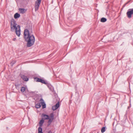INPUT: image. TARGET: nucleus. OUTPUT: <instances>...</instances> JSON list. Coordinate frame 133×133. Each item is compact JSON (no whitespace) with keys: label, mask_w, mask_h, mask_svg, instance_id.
Returning a JSON list of instances; mask_svg holds the SVG:
<instances>
[{"label":"nucleus","mask_w":133,"mask_h":133,"mask_svg":"<svg viewBox=\"0 0 133 133\" xmlns=\"http://www.w3.org/2000/svg\"><path fill=\"white\" fill-rule=\"evenodd\" d=\"M42 116L44 119H49L48 126H49L51 124L54 118V112L51 113L49 116L47 115L43 114Z\"/></svg>","instance_id":"7ed1b4c3"},{"label":"nucleus","mask_w":133,"mask_h":133,"mask_svg":"<svg viewBox=\"0 0 133 133\" xmlns=\"http://www.w3.org/2000/svg\"><path fill=\"white\" fill-rule=\"evenodd\" d=\"M24 36L26 41L27 42V46L30 47L32 46L35 41V37L33 35L29 32L28 29H26L24 30Z\"/></svg>","instance_id":"f257e3e1"},{"label":"nucleus","mask_w":133,"mask_h":133,"mask_svg":"<svg viewBox=\"0 0 133 133\" xmlns=\"http://www.w3.org/2000/svg\"><path fill=\"white\" fill-rule=\"evenodd\" d=\"M7 129H8V127H7Z\"/></svg>","instance_id":"393cba45"},{"label":"nucleus","mask_w":133,"mask_h":133,"mask_svg":"<svg viewBox=\"0 0 133 133\" xmlns=\"http://www.w3.org/2000/svg\"><path fill=\"white\" fill-rule=\"evenodd\" d=\"M126 14L128 18H131L132 15H133V8L129 9Z\"/></svg>","instance_id":"20e7f679"},{"label":"nucleus","mask_w":133,"mask_h":133,"mask_svg":"<svg viewBox=\"0 0 133 133\" xmlns=\"http://www.w3.org/2000/svg\"><path fill=\"white\" fill-rule=\"evenodd\" d=\"M55 107V105H54L52 107V109L53 110H56V109H57V108H56V107Z\"/></svg>","instance_id":"aec40b11"},{"label":"nucleus","mask_w":133,"mask_h":133,"mask_svg":"<svg viewBox=\"0 0 133 133\" xmlns=\"http://www.w3.org/2000/svg\"><path fill=\"white\" fill-rule=\"evenodd\" d=\"M16 39V38H14L13 39V41H15Z\"/></svg>","instance_id":"4be33fe9"},{"label":"nucleus","mask_w":133,"mask_h":133,"mask_svg":"<svg viewBox=\"0 0 133 133\" xmlns=\"http://www.w3.org/2000/svg\"><path fill=\"white\" fill-rule=\"evenodd\" d=\"M19 10L20 13L22 14L24 13L26 11L23 8H19Z\"/></svg>","instance_id":"6e6552de"},{"label":"nucleus","mask_w":133,"mask_h":133,"mask_svg":"<svg viewBox=\"0 0 133 133\" xmlns=\"http://www.w3.org/2000/svg\"><path fill=\"white\" fill-rule=\"evenodd\" d=\"M20 16V15L18 13H16L14 15V18L15 19H17Z\"/></svg>","instance_id":"1a4fd4ad"},{"label":"nucleus","mask_w":133,"mask_h":133,"mask_svg":"<svg viewBox=\"0 0 133 133\" xmlns=\"http://www.w3.org/2000/svg\"><path fill=\"white\" fill-rule=\"evenodd\" d=\"M21 78L23 80L25 81H27L28 80L29 78L28 77L24 75H22L21 76Z\"/></svg>","instance_id":"0eeeda50"},{"label":"nucleus","mask_w":133,"mask_h":133,"mask_svg":"<svg viewBox=\"0 0 133 133\" xmlns=\"http://www.w3.org/2000/svg\"><path fill=\"white\" fill-rule=\"evenodd\" d=\"M41 79L37 77L34 78V80L37 82H40Z\"/></svg>","instance_id":"ddd939ff"},{"label":"nucleus","mask_w":133,"mask_h":133,"mask_svg":"<svg viewBox=\"0 0 133 133\" xmlns=\"http://www.w3.org/2000/svg\"><path fill=\"white\" fill-rule=\"evenodd\" d=\"M38 133H43L42 131L38 132Z\"/></svg>","instance_id":"5701e85b"},{"label":"nucleus","mask_w":133,"mask_h":133,"mask_svg":"<svg viewBox=\"0 0 133 133\" xmlns=\"http://www.w3.org/2000/svg\"><path fill=\"white\" fill-rule=\"evenodd\" d=\"M105 131V127H103L101 129V132L102 133H103Z\"/></svg>","instance_id":"dca6fc26"},{"label":"nucleus","mask_w":133,"mask_h":133,"mask_svg":"<svg viewBox=\"0 0 133 133\" xmlns=\"http://www.w3.org/2000/svg\"><path fill=\"white\" fill-rule=\"evenodd\" d=\"M41 103H40L36 104L35 105V107L37 108H40L41 106Z\"/></svg>","instance_id":"f8f14e48"},{"label":"nucleus","mask_w":133,"mask_h":133,"mask_svg":"<svg viewBox=\"0 0 133 133\" xmlns=\"http://www.w3.org/2000/svg\"><path fill=\"white\" fill-rule=\"evenodd\" d=\"M16 61H12L11 63L10 64L11 66H12L15 63H16Z\"/></svg>","instance_id":"f3484780"},{"label":"nucleus","mask_w":133,"mask_h":133,"mask_svg":"<svg viewBox=\"0 0 133 133\" xmlns=\"http://www.w3.org/2000/svg\"><path fill=\"white\" fill-rule=\"evenodd\" d=\"M44 122V121L43 119L41 120L39 123V126L42 127Z\"/></svg>","instance_id":"9d476101"},{"label":"nucleus","mask_w":133,"mask_h":133,"mask_svg":"<svg viewBox=\"0 0 133 133\" xmlns=\"http://www.w3.org/2000/svg\"><path fill=\"white\" fill-rule=\"evenodd\" d=\"M107 21V19L106 18L103 17L101 19L100 21L102 22H106Z\"/></svg>","instance_id":"9b49d317"},{"label":"nucleus","mask_w":133,"mask_h":133,"mask_svg":"<svg viewBox=\"0 0 133 133\" xmlns=\"http://www.w3.org/2000/svg\"><path fill=\"white\" fill-rule=\"evenodd\" d=\"M42 0H36L35 4V10H37L39 7Z\"/></svg>","instance_id":"39448f33"},{"label":"nucleus","mask_w":133,"mask_h":133,"mask_svg":"<svg viewBox=\"0 0 133 133\" xmlns=\"http://www.w3.org/2000/svg\"><path fill=\"white\" fill-rule=\"evenodd\" d=\"M16 21L14 19L11 20V30L12 31H16V35L19 37L21 34L20 26L18 25L17 26Z\"/></svg>","instance_id":"f03ea898"},{"label":"nucleus","mask_w":133,"mask_h":133,"mask_svg":"<svg viewBox=\"0 0 133 133\" xmlns=\"http://www.w3.org/2000/svg\"><path fill=\"white\" fill-rule=\"evenodd\" d=\"M41 127H42L39 126V127L38 129V132L42 131V129Z\"/></svg>","instance_id":"6ab92c4d"},{"label":"nucleus","mask_w":133,"mask_h":133,"mask_svg":"<svg viewBox=\"0 0 133 133\" xmlns=\"http://www.w3.org/2000/svg\"><path fill=\"white\" fill-rule=\"evenodd\" d=\"M59 102L56 104L55 105L56 107H56L57 109L59 107Z\"/></svg>","instance_id":"a211bd4d"},{"label":"nucleus","mask_w":133,"mask_h":133,"mask_svg":"<svg viewBox=\"0 0 133 133\" xmlns=\"http://www.w3.org/2000/svg\"><path fill=\"white\" fill-rule=\"evenodd\" d=\"M40 82L45 84H46L47 83V82H46L44 80L42 79H41L40 81Z\"/></svg>","instance_id":"2eb2a0df"},{"label":"nucleus","mask_w":133,"mask_h":133,"mask_svg":"<svg viewBox=\"0 0 133 133\" xmlns=\"http://www.w3.org/2000/svg\"><path fill=\"white\" fill-rule=\"evenodd\" d=\"M30 29H31V30H32V28H31Z\"/></svg>","instance_id":"b1692460"},{"label":"nucleus","mask_w":133,"mask_h":133,"mask_svg":"<svg viewBox=\"0 0 133 133\" xmlns=\"http://www.w3.org/2000/svg\"><path fill=\"white\" fill-rule=\"evenodd\" d=\"M26 89L25 87H22L21 88V91L22 92H23Z\"/></svg>","instance_id":"4468645a"},{"label":"nucleus","mask_w":133,"mask_h":133,"mask_svg":"<svg viewBox=\"0 0 133 133\" xmlns=\"http://www.w3.org/2000/svg\"><path fill=\"white\" fill-rule=\"evenodd\" d=\"M47 133H52V132L51 130L49 131Z\"/></svg>","instance_id":"412c9836"},{"label":"nucleus","mask_w":133,"mask_h":133,"mask_svg":"<svg viewBox=\"0 0 133 133\" xmlns=\"http://www.w3.org/2000/svg\"><path fill=\"white\" fill-rule=\"evenodd\" d=\"M40 101L41 102V104L42 105V108L43 109L45 108L46 107V105L43 99L41 98L40 100Z\"/></svg>","instance_id":"423d86ee"}]
</instances>
